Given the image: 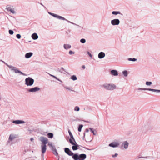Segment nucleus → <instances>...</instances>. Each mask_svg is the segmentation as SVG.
Here are the masks:
<instances>
[{
	"label": "nucleus",
	"mask_w": 160,
	"mask_h": 160,
	"mask_svg": "<svg viewBox=\"0 0 160 160\" xmlns=\"http://www.w3.org/2000/svg\"><path fill=\"white\" fill-rule=\"evenodd\" d=\"M48 13L50 14V15L53 16L54 17H55L57 18L60 19V20H65L68 22V23H70L73 25H75L77 26L78 27H81V26H80L79 25H78L75 23H73L72 22H71L68 20L66 19V18H64L60 16H59L57 14H54L53 13H52L50 12H48Z\"/></svg>",
	"instance_id": "nucleus-1"
},
{
	"label": "nucleus",
	"mask_w": 160,
	"mask_h": 160,
	"mask_svg": "<svg viewBox=\"0 0 160 160\" xmlns=\"http://www.w3.org/2000/svg\"><path fill=\"white\" fill-rule=\"evenodd\" d=\"M2 62H4L7 65V66L9 68V69L12 71H13V72H14L15 73H20V74L22 75H24V76L26 75V74H25L24 73L22 72L19 70L16 67H14L12 65H9L7 63H6L2 61Z\"/></svg>",
	"instance_id": "nucleus-2"
},
{
	"label": "nucleus",
	"mask_w": 160,
	"mask_h": 160,
	"mask_svg": "<svg viewBox=\"0 0 160 160\" xmlns=\"http://www.w3.org/2000/svg\"><path fill=\"white\" fill-rule=\"evenodd\" d=\"M103 87L107 90L112 91L116 88V86L113 84L105 83L103 85Z\"/></svg>",
	"instance_id": "nucleus-3"
},
{
	"label": "nucleus",
	"mask_w": 160,
	"mask_h": 160,
	"mask_svg": "<svg viewBox=\"0 0 160 160\" xmlns=\"http://www.w3.org/2000/svg\"><path fill=\"white\" fill-rule=\"evenodd\" d=\"M34 80L28 77L26 78L25 79V84L27 86H32L34 83Z\"/></svg>",
	"instance_id": "nucleus-4"
},
{
	"label": "nucleus",
	"mask_w": 160,
	"mask_h": 160,
	"mask_svg": "<svg viewBox=\"0 0 160 160\" xmlns=\"http://www.w3.org/2000/svg\"><path fill=\"white\" fill-rule=\"evenodd\" d=\"M39 139L42 142L41 145H46L48 143V139L43 136L40 137Z\"/></svg>",
	"instance_id": "nucleus-5"
},
{
	"label": "nucleus",
	"mask_w": 160,
	"mask_h": 160,
	"mask_svg": "<svg viewBox=\"0 0 160 160\" xmlns=\"http://www.w3.org/2000/svg\"><path fill=\"white\" fill-rule=\"evenodd\" d=\"M138 90H149L155 92H160V90L155 89L151 88H139Z\"/></svg>",
	"instance_id": "nucleus-6"
},
{
	"label": "nucleus",
	"mask_w": 160,
	"mask_h": 160,
	"mask_svg": "<svg viewBox=\"0 0 160 160\" xmlns=\"http://www.w3.org/2000/svg\"><path fill=\"white\" fill-rule=\"evenodd\" d=\"M129 143L127 141L123 142L121 146V148L122 149H127Z\"/></svg>",
	"instance_id": "nucleus-7"
},
{
	"label": "nucleus",
	"mask_w": 160,
	"mask_h": 160,
	"mask_svg": "<svg viewBox=\"0 0 160 160\" xmlns=\"http://www.w3.org/2000/svg\"><path fill=\"white\" fill-rule=\"evenodd\" d=\"M40 90V88L38 87H35L33 88H30L28 90L29 92H35L39 91Z\"/></svg>",
	"instance_id": "nucleus-8"
},
{
	"label": "nucleus",
	"mask_w": 160,
	"mask_h": 160,
	"mask_svg": "<svg viewBox=\"0 0 160 160\" xmlns=\"http://www.w3.org/2000/svg\"><path fill=\"white\" fill-rule=\"evenodd\" d=\"M69 142L72 145H73L72 146V149L73 150H76L78 149V145L76 143L75 144L72 142V140L71 139H69Z\"/></svg>",
	"instance_id": "nucleus-9"
},
{
	"label": "nucleus",
	"mask_w": 160,
	"mask_h": 160,
	"mask_svg": "<svg viewBox=\"0 0 160 160\" xmlns=\"http://www.w3.org/2000/svg\"><path fill=\"white\" fill-rule=\"evenodd\" d=\"M120 22V20L118 19H114L111 21V24L113 26L118 25Z\"/></svg>",
	"instance_id": "nucleus-10"
},
{
	"label": "nucleus",
	"mask_w": 160,
	"mask_h": 160,
	"mask_svg": "<svg viewBox=\"0 0 160 160\" xmlns=\"http://www.w3.org/2000/svg\"><path fill=\"white\" fill-rule=\"evenodd\" d=\"M15 136L11 134L10 135L8 141V143L10 145L12 144V141L15 138Z\"/></svg>",
	"instance_id": "nucleus-11"
},
{
	"label": "nucleus",
	"mask_w": 160,
	"mask_h": 160,
	"mask_svg": "<svg viewBox=\"0 0 160 160\" xmlns=\"http://www.w3.org/2000/svg\"><path fill=\"white\" fill-rule=\"evenodd\" d=\"M65 152L68 155L70 156H72L73 154V153L68 148H64Z\"/></svg>",
	"instance_id": "nucleus-12"
},
{
	"label": "nucleus",
	"mask_w": 160,
	"mask_h": 160,
	"mask_svg": "<svg viewBox=\"0 0 160 160\" xmlns=\"http://www.w3.org/2000/svg\"><path fill=\"white\" fill-rule=\"evenodd\" d=\"M6 9L8 11H10L13 14H15L16 13V12L14 11V9L13 8H12L10 5H7L6 7Z\"/></svg>",
	"instance_id": "nucleus-13"
},
{
	"label": "nucleus",
	"mask_w": 160,
	"mask_h": 160,
	"mask_svg": "<svg viewBox=\"0 0 160 160\" xmlns=\"http://www.w3.org/2000/svg\"><path fill=\"white\" fill-rule=\"evenodd\" d=\"M25 122L24 121L21 120H13L12 123L16 124H19L24 123Z\"/></svg>",
	"instance_id": "nucleus-14"
},
{
	"label": "nucleus",
	"mask_w": 160,
	"mask_h": 160,
	"mask_svg": "<svg viewBox=\"0 0 160 160\" xmlns=\"http://www.w3.org/2000/svg\"><path fill=\"white\" fill-rule=\"evenodd\" d=\"M119 145L118 143L116 142H113L109 144V146L113 148H115L118 147Z\"/></svg>",
	"instance_id": "nucleus-15"
},
{
	"label": "nucleus",
	"mask_w": 160,
	"mask_h": 160,
	"mask_svg": "<svg viewBox=\"0 0 160 160\" xmlns=\"http://www.w3.org/2000/svg\"><path fill=\"white\" fill-rule=\"evenodd\" d=\"M41 147L42 153L43 154L45 153L47 149L46 145H41Z\"/></svg>",
	"instance_id": "nucleus-16"
},
{
	"label": "nucleus",
	"mask_w": 160,
	"mask_h": 160,
	"mask_svg": "<svg viewBox=\"0 0 160 160\" xmlns=\"http://www.w3.org/2000/svg\"><path fill=\"white\" fill-rule=\"evenodd\" d=\"M86 158V155L82 154L79 155V160H84Z\"/></svg>",
	"instance_id": "nucleus-17"
},
{
	"label": "nucleus",
	"mask_w": 160,
	"mask_h": 160,
	"mask_svg": "<svg viewBox=\"0 0 160 160\" xmlns=\"http://www.w3.org/2000/svg\"><path fill=\"white\" fill-rule=\"evenodd\" d=\"M33 55V53L32 52H29L26 53L25 55V57L27 59H28L31 57Z\"/></svg>",
	"instance_id": "nucleus-18"
},
{
	"label": "nucleus",
	"mask_w": 160,
	"mask_h": 160,
	"mask_svg": "<svg viewBox=\"0 0 160 160\" xmlns=\"http://www.w3.org/2000/svg\"><path fill=\"white\" fill-rule=\"evenodd\" d=\"M105 53L103 52H101L98 54V58L100 59H102L104 58L105 56Z\"/></svg>",
	"instance_id": "nucleus-19"
},
{
	"label": "nucleus",
	"mask_w": 160,
	"mask_h": 160,
	"mask_svg": "<svg viewBox=\"0 0 160 160\" xmlns=\"http://www.w3.org/2000/svg\"><path fill=\"white\" fill-rule=\"evenodd\" d=\"M111 74L112 75L114 76H117L118 75V73L116 70H112L111 71Z\"/></svg>",
	"instance_id": "nucleus-20"
},
{
	"label": "nucleus",
	"mask_w": 160,
	"mask_h": 160,
	"mask_svg": "<svg viewBox=\"0 0 160 160\" xmlns=\"http://www.w3.org/2000/svg\"><path fill=\"white\" fill-rule=\"evenodd\" d=\"M31 37L33 40H36L38 38V36L36 33L32 34Z\"/></svg>",
	"instance_id": "nucleus-21"
},
{
	"label": "nucleus",
	"mask_w": 160,
	"mask_h": 160,
	"mask_svg": "<svg viewBox=\"0 0 160 160\" xmlns=\"http://www.w3.org/2000/svg\"><path fill=\"white\" fill-rule=\"evenodd\" d=\"M63 47L65 49L67 50L70 48L71 46L69 44H64L63 45Z\"/></svg>",
	"instance_id": "nucleus-22"
},
{
	"label": "nucleus",
	"mask_w": 160,
	"mask_h": 160,
	"mask_svg": "<svg viewBox=\"0 0 160 160\" xmlns=\"http://www.w3.org/2000/svg\"><path fill=\"white\" fill-rule=\"evenodd\" d=\"M72 158L74 160H79V155L77 154H73L72 156Z\"/></svg>",
	"instance_id": "nucleus-23"
},
{
	"label": "nucleus",
	"mask_w": 160,
	"mask_h": 160,
	"mask_svg": "<svg viewBox=\"0 0 160 160\" xmlns=\"http://www.w3.org/2000/svg\"><path fill=\"white\" fill-rule=\"evenodd\" d=\"M48 145L52 150L55 148V147L53 145L52 143L51 142H48Z\"/></svg>",
	"instance_id": "nucleus-24"
},
{
	"label": "nucleus",
	"mask_w": 160,
	"mask_h": 160,
	"mask_svg": "<svg viewBox=\"0 0 160 160\" xmlns=\"http://www.w3.org/2000/svg\"><path fill=\"white\" fill-rule=\"evenodd\" d=\"M112 14L113 15H117L118 14H121L122 15L119 11H113L112 12Z\"/></svg>",
	"instance_id": "nucleus-25"
},
{
	"label": "nucleus",
	"mask_w": 160,
	"mask_h": 160,
	"mask_svg": "<svg viewBox=\"0 0 160 160\" xmlns=\"http://www.w3.org/2000/svg\"><path fill=\"white\" fill-rule=\"evenodd\" d=\"M48 137L49 138H52L53 137V134L52 133H49L47 134Z\"/></svg>",
	"instance_id": "nucleus-26"
},
{
	"label": "nucleus",
	"mask_w": 160,
	"mask_h": 160,
	"mask_svg": "<svg viewBox=\"0 0 160 160\" xmlns=\"http://www.w3.org/2000/svg\"><path fill=\"white\" fill-rule=\"evenodd\" d=\"M64 88L66 89L69 90L70 91H74V90H72V88L70 87L65 86H64Z\"/></svg>",
	"instance_id": "nucleus-27"
},
{
	"label": "nucleus",
	"mask_w": 160,
	"mask_h": 160,
	"mask_svg": "<svg viewBox=\"0 0 160 160\" xmlns=\"http://www.w3.org/2000/svg\"><path fill=\"white\" fill-rule=\"evenodd\" d=\"M122 74L125 77H126L128 75V72L127 70H124L122 72Z\"/></svg>",
	"instance_id": "nucleus-28"
},
{
	"label": "nucleus",
	"mask_w": 160,
	"mask_h": 160,
	"mask_svg": "<svg viewBox=\"0 0 160 160\" xmlns=\"http://www.w3.org/2000/svg\"><path fill=\"white\" fill-rule=\"evenodd\" d=\"M53 152V154L57 156L58 155V153L57 152V150L56 148H55L54 149H53L52 150Z\"/></svg>",
	"instance_id": "nucleus-29"
},
{
	"label": "nucleus",
	"mask_w": 160,
	"mask_h": 160,
	"mask_svg": "<svg viewBox=\"0 0 160 160\" xmlns=\"http://www.w3.org/2000/svg\"><path fill=\"white\" fill-rule=\"evenodd\" d=\"M90 130L91 131V132L93 133V134L94 135H96L97 134V132L96 131L93 130V129L91 128H89Z\"/></svg>",
	"instance_id": "nucleus-30"
},
{
	"label": "nucleus",
	"mask_w": 160,
	"mask_h": 160,
	"mask_svg": "<svg viewBox=\"0 0 160 160\" xmlns=\"http://www.w3.org/2000/svg\"><path fill=\"white\" fill-rule=\"evenodd\" d=\"M48 74L51 77L54 78H55L57 80H58V81L61 82H62V81L60 79H58V78L57 77H56L55 76H54L53 75H52V74H51L49 73H48Z\"/></svg>",
	"instance_id": "nucleus-31"
},
{
	"label": "nucleus",
	"mask_w": 160,
	"mask_h": 160,
	"mask_svg": "<svg viewBox=\"0 0 160 160\" xmlns=\"http://www.w3.org/2000/svg\"><path fill=\"white\" fill-rule=\"evenodd\" d=\"M71 79L72 80L75 81L77 80V78L75 75H73L71 77Z\"/></svg>",
	"instance_id": "nucleus-32"
},
{
	"label": "nucleus",
	"mask_w": 160,
	"mask_h": 160,
	"mask_svg": "<svg viewBox=\"0 0 160 160\" xmlns=\"http://www.w3.org/2000/svg\"><path fill=\"white\" fill-rule=\"evenodd\" d=\"M128 60L129 61H132L134 62V61H136L137 59L135 58H129L128 59Z\"/></svg>",
	"instance_id": "nucleus-33"
},
{
	"label": "nucleus",
	"mask_w": 160,
	"mask_h": 160,
	"mask_svg": "<svg viewBox=\"0 0 160 160\" xmlns=\"http://www.w3.org/2000/svg\"><path fill=\"white\" fill-rule=\"evenodd\" d=\"M80 110V108L79 107L76 106L74 108V110L76 111H78Z\"/></svg>",
	"instance_id": "nucleus-34"
},
{
	"label": "nucleus",
	"mask_w": 160,
	"mask_h": 160,
	"mask_svg": "<svg viewBox=\"0 0 160 160\" xmlns=\"http://www.w3.org/2000/svg\"><path fill=\"white\" fill-rule=\"evenodd\" d=\"M83 127V125H79L78 128V131L79 132H81V129L82 127Z\"/></svg>",
	"instance_id": "nucleus-35"
},
{
	"label": "nucleus",
	"mask_w": 160,
	"mask_h": 160,
	"mask_svg": "<svg viewBox=\"0 0 160 160\" xmlns=\"http://www.w3.org/2000/svg\"><path fill=\"white\" fill-rule=\"evenodd\" d=\"M80 42L82 43H84L86 42V41L85 39L82 38L80 40Z\"/></svg>",
	"instance_id": "nucleus-36"
},
{
	"label": "nucleus",
	"mask_w": 160,
	"mask_h": 160,
	"mask_svg": "<svg viewBox=\"0 0 160 160\" xmlns=\"http://www.w3.org/2000/svg\"><path fill=\"white\" fill-rule=\"evenodd\" d=\"M152 84V82H146V84L147 86L150 85Z\"/></svg>",
	"instance_id": "nucleus-37"
},
{
	"label": "nucleus",
	"mask_w": 160,
	"mask_h": 160,
	"mask_svg": "<svg viewBox=\"0 0 160 160\" xmlns=\"http://www.w3.org/2000/svg\"><path fill=\"white\" fill-rule=\"evenodd\" d=\"M8 32L9 34L10 35H12L14 33L13 31L11 30H9L8 31Z\"/></svg>",
	"instance_id": "nucleus-38"
},
{
	"label": "nucleus",
	"mask_w": 160,
	"mask_h": 160,
	"mask_svg": "<svg viewBox=\"0 0 160 160\" xmlns=\"http://www.w3.org/2000/svg\"><path fill=\"white\" fill-rule=\"evenodd\" d=\"M16 36L18 39H20L21 38V35L19 34H17Z\"/></svg>",
	"instance_id": "nucleus-39"
},
{
	"label": "nucleus",
	"mask_w": 160,
	"mask_h": 160,
	"mask_svg": "<svg viewBox=\"0 0 160 160\" xmlns=\"http://www.w3.org/2000/svg\"><path fill=\"white\" fill-rule=\"evenodd\" d=\"M87 52L88 54L89 55V56L90 57V58H92V56L90 52H89L88 51H87Z\"/></svg>",
	"instance_id": "nucleus-40"
},
{
	"label": "nucleus",
	"mask_w": 160,
	"mask_h": 160,
	"mask_svg": "<svg viewBox=\"0 0 160 160\" xmlns=\"http://www.w3.org/2000/svg\"><path fill=\"white\" fill-rule=\"evenodd\" d=\"M69 53L70 55H72L74 54L75 52L72 51L70 50L69 52Z\"/></svg>",
	"instance_id": "nucleus-41"
},
{
	"label": "nucleus",
	"mask_w": 160,
	"mask_h": 160,
	"mask_svg": "<svg viewBox=\"0 0 160 160\" xmlns=\"http://www.w3.org/2000/svg\"><path fill=\"white\" fill-rule=\"evenodd\" d=\"M70 137V139H72V140H73L74 142H75V140L73 137V136H71Z\"/></svg>",
	"instance_id": "nucleus-42"
},
{
	"label": "nucleus",
	"mask_w": 160,
	"mask_h": 160,
	"mask_svg": "<svg viewBox=\"0 0 160 160\" xmlns=\"http://www.w3.org/2000/svg\"><path fill=\"white\" fill-rule=\"evenodd\" d=\"M68 132L70 137L73 136L71 132L70 131V130H68Z\"/></svg>",
	"instance_id": "nucleus-43"
},
{
	"label": "nucleus",
	"mask_w": 160,
	"mask_h": 160,
	"mask_svg": "<svg viewBox=\"0 0 160 160\" xmlns=\"http://www.w3.org/2000/svg\"><path fill=\"white\" fill-rule=\"evenodd\" d=\"M118 154L117 153H116L114 155H113L112 156L113 157H116L118 156Z\"/></svg>",
	"instance_id": "nucleus-44"
},
{
	"label": "nucleus",
	"mask_w": 160,
	"mask_h": 160,
	"mask_svg": "<svg viewBox=\"0 0 160 160\" xmlns=\"http://www.w3.org/2000/svg\"><path fill=\"white\" fill-rule=\"evenodd\" d=\"M143 158L144 159H146L147 158V157H140L139 158Z\"/></svg>",
	"instance_id": "nucleus-45"
},
{
	"label": "nucleus",
	"mask_w": 160,
	"mask_h": 160,
	"mask_svg": "<svg viewBox=\"0 0 160 160\" xmlns=\"http://www.w3.org/2000/svg\"><path fill=\"white\" fill-rule=\"evenodd\" d=\"M85 133H84V136H83V137L82 138V139L83 140H84L85 139Z\"/></svg>",
	"instance_id": "nucleus-46"
},
{
	"label": "nucleus",
	"mask_w": 160,
	"mask_h": 160,
	"mask_svg": "<svg viewBox=\"0 0 160 160\" xmlns=\"http://www.w3.org/2000/svg\"><path fill=\"white\" fill-rule=\"evenodd\" d=\"M82 68H83V69H85V65H82Z\"/></svg>",
	"instance_id": "nucleus-47"
},
{
	"label": "nucleus",
	"mask_w": 160,
	"mask_h": 160,
	"mask_svg": "<svg viewBox=\"0 0 160 160\" xmlns=\"http://www.w3.org/2000/svg\"><path fill=\"white\" fill-rule=\"evenodd\" d=\"M31 141L32 142L33 140H34V139L33 138H31L30 139Z\"/></svg>",
	"instance_id": "nucleus-48"
},
{
	"label": "nucleus",
	"mask_w": 160,
	"mask_h": 160,
	"mask_svg": "<svg viewBox=\"0 0 160 160\" xmlns=\"http://www.w3.org/2000/svg\"><path fill=\"white\" fill-rule=\"evenodd\" d=\"M86 132H89V129L88 128H87L86 129Z\"/></svg>",
	"instance_id": "nucleus-49"
},
{
	"label": "nucleus",
	"mask_w": 160,
	"mask_h": 160,
	"mask_svg": "<svg viewBox=\"0 0 160 160\" xmlns=\"http://www.w3.org/2000/svg\"><path fill=\"white\" fill-rule=\"evenodd\" d=\"M72 142L73 143H75V144H76L77 143H76V141H75V142H74L73 140H72Z\"/></svg>",
	"instance_id": "nucleus-50"
}]
</instances>
